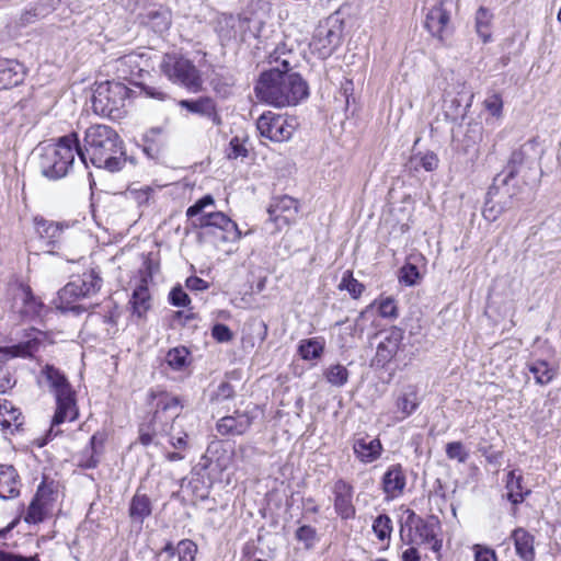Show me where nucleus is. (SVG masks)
<instances>
[{
	"mask_svg": "<svg viewBox=\"0 0 561 561\" xmlns=\"http://www.w3.org/2000/svg\"><path fill=\"white\" fill-rule=\"evenodd\" d=\"M0 561H41V560L37 556L23 557V556L0 549Z\"/></svg>",
	"mask_w": 561,
	"mask_h": 561,
	"instance_id": "e2e57ef3",
	"label": "nucleus"
},
{
	"mask_svg": "<svg viewBox=\"0 0 561 561\" xmlns=\"http://www.w3.org/2000/svg\"><path fill=\"white\" fill-rule=\"evenodd\" d=\"M379 342L376 347V355L373 363L383 367L398 353L403 340V332L398 328H391L379 334Z\"/></svg>",
	"mask_w": 561,
	"mask_h": 561,
	"instance_id": "2eb2a0df",
	"label": "nucleus"
},
{
	"mask_svg": "<svg viewBox=\"0 0 561 561\" xmlns=\"http://www.w3.org/2000/svg\"><path fill=\"white\" fill-rule=\"evenodd\" d=\"M341 43V26L335 20L321 21L314 30L310 48L319 58L327 59Z\"/></svg>",
	"mask_w": 561,
	"mask_h": 561,
	"instance_id": "9d476101",
	"label": "nucleus"
},
{
	"mask_svg": "<svg viewBox=\"0 0 561 561\" xmlns=\"http://www.w3.org/2000/svg\"><path fill=\"white\" fill-rule=\"evenodd\" d=\"M472 549L474 552V561H497L495 551L490 547L474 545Z\"/></svg>",
	"mask_w": 561,
	"mask_h": 561,
	"instance_id": "5fc2aeb1",
	"label": "nucleus"
},
{
	"mask_svg": "<svg viewBox=\"0 0 561 561\" xmlns=\"http://www.w3.org/2000/svg\"><path fill=\"white\" fill-rule=\"evenodd\" d=\"M3 419L2 428H15L18 430L23 424V416L19 409H16L10 401L2 400Z\"/></svg>",
	"mask_w": 561,
	"mask_h": 561,
	"instance_id": "e433bc0d",
	"label": "nucleus"
},
{
	"mask_svg": "<svg viewBox=\"0 0 561 561\" xmlns=\"http://www.w3.org/2000/svg\"><path fill=\"white\" fill-rule=\"evenodd\" d=\"M267 211L270 219L274 221L278 228H282L295 220L298 211L297 201L287 195L275 197L270 204Z\"/></svg>",
	"mask_w": 561,
	"mask_h": 561,
	"instance_id": "f3484780",
	"label": "nucleus"
},
{
	"mask_svg": "<svg viewBox=\"0 0 561 561\" xmlns=\"http://www.w3.org/2000/svg\"><path fill=\"white\" fill-rule=\"evenodd\" d=\"M426 5L425 27L433 36L445 42L454 31L451 23V13L455 9L454 0H431L426 1Z\"/></svg>",
	"mask_w": 561,
	"mask_h": 561,
	"instance_id": "6e6552de",
	"label": "nucleus"
},
{
	"mask_svg": "<svg viewBox=\"0 0 561 561\" xmlns=\"http://www.w3.org/2000/svg\"><path fill=\"white\" fill-rule=\"evenodd\" d=\"M348 370L341 364L332 365L324 371L327 381L334 387H343L348 380Z\"/></svg>",
	"mask_w": 561,
	"mask_h": 561,
	"instance_id": "79ce46f5",
	"label": "nucleus"
},
{
	"mask_svg": "<svg viewBox=\"0 0 561 561\" xmlns=\"http://www.w3.org/2000/svg\"><path fill=\"white\" fill-rule=\"evenodd\" d=\"M485 110L496 119L503 116V100L500 94L492 93L488 95L483 102Z\"/></svg>",
	"mask_w": 561,
	"mask_h": 561,
	"instance_id": "de8ad7c7",
	"label": "nucleus"
},
{
	"mask_svg": "<svg viewBox=\"0 0 561 561\" xmlns=\"http://www.w3.org/2000/svg\"><path fill=\"white\" fill-rule=\"evenodd\" d=\"M20 493V480L12 466L0 465V499L8 500Z\"/></svg>",
	"mask_w": 561,
	"mask_h": 561,
	"instance_id": "393cba45",
	"label": "nucleus"
},
{
	"mask_svg": "<svg viewBox=\"0 0 561 561\" xmlns=\"http://www.w3.org/2000/svg\"><path fill=\"white\" fill-rule=\"evenodd\" d=\"M39 382L47 386L49 391L55 396L56 410L48 432V436L55 437L61 433L58 428L59 425L66 422H73L79 416L76 392L66 375L60 369L49 364L42 368Z\"/></svg>",
	"mask_w": 561,
	"mask_h": 561,
	"instance_id": "7ed1b4c3",
	"label": "nucleus"
},
{
	"mask_svg": "<svg viewBox=\"0 0 561 561\" xmlns=\"http://www.w3.org/2000/svg\"><path fill=\"white\" fill-rule=\"evenodd\" d=\"M142 93L151 99L158 100V101H165L169 99V94L157 87L151 85H141Z\"/></svg>",
	"mask_w": 561,
	"mask_h": 561,
	"instance_id": "052dcab7",
	"label": "nucleus"
},
{
	"mask_svg": "<svg viewBox=\"0 0 561 561\" xmlns=\"http://www.w3.org/2000/svg\"><path fill=\"white\" fill-rule=\"evenodd\" d=\"M34 228L37 237L50 248L49 253H56L55 249L62 250L68 240V222L47 220L43 217L34 218Z\"/></svg>",
	"mask_w": 561,
	"mask_h": 561,
	"instance_id": "f8f14e48",
	"label": "nucleus"
},
{
	"mask_svg": "<svg viewBox=\"0 0 561 561\" xmlns=\"http://www.w3.org/2000/svg\"><path fill=\"white\" fill-rule=\"evenodd\" d=\"M170 302L175 307H186L191 299L181 286L174 287L169 295Z\"/></svg>",
	"mask_w": 561,
	"mask_h": 561,
	"instance_id": "6e6d98bb",
	"label": "nucleus"
},
{
	"mask_svg": "<svg viewBox=\"0 0 561 561\" xmlns=\"http://www.w3.org/2000/svg\"><path fill=\"white\" fill-rule=\"evenodd\" d=\"M408 523L414 525L415 536L420 543L430 545L431 549L438 553L443 546V540L438 538L442 530L437 517L431 516L427 519L417 517L413 511H408Z\"/></svg>",
	"mask_w": 561,
	"mask_h": 561,
	"instance_id": "4468645a",
	"label": "nucleus"
},
{
	"mask_svg": "<svg viewBox=\"0 0 561 561\" xmlns=\"http://www.w3.org/2000/svg\"><path fill=\"white\" fill-rule=\"evenodd\" d=\"M188 435L186 433H181L179 436L170 434V445L181 451H185L188 448Z\"/></svg>",
	"mask_w": 561,
	"mask_h": 561,
	"instance_id": "680f3d73",
	"label": "nucleus"
},
{
	"mask_svg": "<svg viewBox=\"0 0 561 561\" xmlns=\"http://www.w3.org/2000/svg\"><path fill=\"white\" fill-rule=\"evenodd\" d=\"M178 550L180 551V561H195L197 546L192 540H181L178 543Z\"/></svg>",
	"mask_w": 561,
	"mask_h": 561,
	"instance_id": "864d4df0",
	"label": "nucleus"
},
{
	"mask_svg": "<svg viewBox=\"0 0 561 561\" xmlns=\"http://www.w3.org/2000/svg\"><path fill=\"white\" fill-rule=\"evenodd\" d=\"M130 90L121 82L105 81L96 85L91 103L93 112L116 119L122 117Z\"/></svg>",
	"mask_w": 561,
	"mask_h": 561,
	"instance_id": "423d86ee",
	"label": "nucleus"
},
{
	"mask_svg": "<svg viewBox=\"0 0 561 561\" xmlns=\"http://www.w3.org/2000/svg\"><path fill=\"white\" fill-rule=\"evenodd\" d=\"M211 335L219 343L230 342L233 337L231 330L222 323H217L213 327Z\"/></svg>",
	"mask_w": 561,
	"mask_h": 561,
	"instance_id": "13d9d810",
	"label": "nucleus"
},
{
	"mask_svg": "<svg viewBox=\"0 0 561 561\" xmlns=\"http://www.w3.org/2000/svg\"><path fill=\"white\" fill-rule=\"evenodd\" d=\"M49 512V507L33 499L28 505L24 520L28 524H38L44 520Z\"/></svg>",
	"mask_w": 561,
	"mask_h": 561,
	"instance_id": "37998d69",
	"label": "nucleus"
},
{
	"mask_svg": "<svg viewBox=\"0 0 561 561\" xmlns=\"http://www.w3.org/2000/svg\"><path fill=\"white\" fill-rule=\"evenodd\" d=\"M324 351V341L321 337L302 340L298 346V353L305 360L320 358Z\"/></svg>",
	"mask_w": 561,
	"mask_h": 561,
	"instance_id": "72a5a7b5",
	"label": "nucleus"
},
{
	"mask_svg": "<svg viewBox=\"0 0 561 561\" xmlns=\"http://www.w3.org/2000/svg\"><path fill=\"white\" fill-rule=\"evenodd\" d=\"M141 56L135 53L124 55L116 59V71L121 78H128L134 73L141 70L140 68Z\"/></svg>",
	"mask_w": 561,
	"mask_h": 561,
	"instance_id": "2f4dec72",
	"label": "nucleus"
},
{
	"mask_svg": "<svg viewBox=\"0 0 561 561\" xmlns=\"http://www.w3.org/2000/svg\"><path fill=\"white\" fill-rule=\"evenodd\" d=\"M296 538L300 541H312L316 538V529L311 526L304 525L297 529Z\"/></svg>",
	"mask_w": 561,
	"mask_h": 561,
	"instance_id": "69168bd1",
	"label": "nucleus"
},
{
	"mask_svg": "<svg viewBox=\"0 0 561 561\" xmlns=\"http://www.w3.org/2000/svg\"><path fill=\"white\" fill-rule=\"evenodd\" d=\"M515 550L524 561H533L535 558L534 536L524 528H516L512 533Z\"/></svg>",
	"mask_w": 561,
	"mask_h": 561,
	"instance_id": "cd10ccee",
	"label": "nucleus"
},
{
	"mask_svg": "<svg viewBox=\"0 0 561 561\" xmlns=\"http://www.w3.org/2000/svg\"><path fill=\"white\" fill-rule=\"evenodd\" d=\"M378 307V313L382 318L396 319L398 317V308L393 298L386 297L375 301Z\"/></svg>",
	"mask_w": 561,
	"mask_h": 561,
	"instance_id": "8fccbe9b",
	"label": "nucleus"
},
{
	"mask_svg": "<svg viewBox=\"0 0 561 561\" xmlns=\"http://www.w3.org/2000/svg\"><path fill=\"white\" fill-rule=\"evenodd\" d=\"M356 459L364 465L371 463L381 457L383 447L378 438H370L368 435H357L352 444Z\"/></svg>",
	"mask_w": 561,
	"mask_h": 561,
	"instance_id": "a211bd4d",
	"label": "nucleus"
},
{
	"mask_svg": "<svg viewBox=\"0 0 561 561\" xmlns=\"http://www.w3.org/2000/svg\"><path fill=\"white\" fill-rule=\"evenodd\" d=\"M527 368L540 386L550 383L557 375L556 368L545 359H533L527 363Z\"/></svg>",
	"mask_w": 561,
	"mask_h": 561,
	"instance_id": "c756f323",
	"label": "nucleus"
},
{
	"mask_svg": "<svg viewBox=\"0 0 561 561\" xmlns=\"http://www.w3.org/2000/svg\"><path fill=\"white\" fill-rule=\"evenodd\" d=\"M24 79L23 66L16 60H0V90L20 84Z\"/></svg>",
	"mask_w": 561,
	"mask_h": 561,
	"instance_id": "b1692460",
	"label": "nucleus"
},
{
	"mask_svg": "<svg viewBox=\"0 0 561 561\" xmlns=\"http://www.w3.org/2000/svg\"><path fill=\"white\" fill-rule=\"evenodd\" d=\"M446 455L451 460L463 463L469 458V451L461 442H451L446 445Z\"/></svg>",
	"mask_w": 561,
	"mask_h": 561,
	"instance_id": "09e8293b",
	"label": "nucleus"
},
{
	"mask_svg": "<svg viewBox=\"0 0 561 561\" xmlns=\"http://www.w3.org/2000/svg\"><path fill=\"white\" fill-rule=\"evenodd\" d=\"M159 558L163 559L162 561H180V551L178 549L174 550L171 545H168L159 553Z\"/></svg>",
	"mask_w": 561,
	"mask_h": 561,
	"instance_id": "338daca9",
	"label": "nucleus"
},
{
	"mask_svg": "<svg viewBox=\"0 0 561 561\" xmlns=\"http://www.w3.org/2000/svg\"><path fill=\"white\" fill-rule=\"evenodd\" d=\"M87 298L84 291H82L81 287L77 284L76 280L69 282L58 291V298L55 302L56 308L60 310H71L79 312L81 310L80 306L75 305L78 300Z\"/></svg>",
	"mask_w": 561,
	"mask_h": 561,
	"instance_id": "5701e85b",
	"label": "nucleus"
},
{
	"mask_svg": "<svg viewBox=\"0 0 561 561\" xmlns=\"http://www.w3.org/2000/svg\"><path fill=\"white\" fill-rule=\"evenodd\" d=\"M399 420L409 417L420 405V398L415 386H408L397 398L396 401Z\"/></svg>",
	"mask_w": 561,
	"mask_h": 561,
	"instance_id": "bb28decb",
	"label": "nucleus"
},
{
	"mask_svg": "<svg viewBox=\"0 0 561 561\" xmlns=\"http://www.w3.org/2000/svg\"><path fill=\"white\" fill-rule=\"evenodd\" d=\"M373 531L381 541L389 539L392 533L391 518L386 514L377 516L373 523Z\"/></svg>",
	"mask_w": 561,
	"mask_h": 561,
	"instance_id": "c03bdc74",
	"label": "nucleus"
},
{
	"mask_svg": "<svg viewBox=\"0 0 561 561\" xmlns=\"http://www.w3.org/2000/svg\"><path fill=\"white\" fill-rule=\"evenodd\" d=\"M296 127L295 118L272 111L264 112L256 121L260 135L275 142L289 140Z\"/></svg>",
	"mask_w": 561,
	"mask_h": 561,
	"instance_id": "1a4fd4ad",
	"label": "nucleus"
},
{
	"mask_svg": "<svg viewBox=\"0 0 561 561\" xmlns=\"http://www.w3.org/2000/svg\"><path fill=\"white\" fill-rule=\"evenodd\" d=\"M130 305L133 314L140 319L144 318L151 308V296L145 279L134 289Z\"/></svg>",
	"mask_w": 561,
	"mask_h": 561,
	"instance_id": "c85d7f7f",
	"label": "nucleus"
},
{
	"mask_svg": "<svg viewBox=\"0 0 561 561\" xmlns=\"http://www.w3.org/2000/svg\"><path fill=\"white\" fill-rule=\"evenodd\" d=\"M522 481V476L516 474L515 470L508 472L506 481L507 499L514 505L522 503L525 496L530 493L529 490L523 491Z\"/></svg>",
	"mask_w": 561,
	"mask_h": 561,
	"instance_id": "7c9ffc66",
	"label": "nucleus"
},
{
	"mask_svg": "<svg viewBox=\"0 0 561 561\" xmlns=\"http://www.w3.org/2000/svg\"><path fill=\"white\" fill-rule=\"evenodd\" d=\"M79 150V138L76 133L58 138L57 142L48 144L38 149V168L49 180H58L67 175Z\"/></svg>",
	"mask_w": 561,
	"mask_h": 561,
	"instance_id": "20e7f679",
	"label": "nucleus"
},
{
	"mask_svg": "<svg viewBox=\"0 0 561 561\" xmlns=\"http://www.w3.org/2000/svg\"><path fill=\"white\" fill-rule=\"evenodd\" d=\"M382 491L388 499L400 496L407 485V477L401 465H391L381 480Z\"/></svg>",
	"mask_w": 561,
	"mask_h": 561,
	"instance_id": "aec40b11",
	"label": "nucleus"
},
{
	"mask_svg": "<svg viewBox=\"0 0 561 561\" xmlns=\"http://www.w3.org/2000/svg\"><path fill=\"white\" fill-rule=\"evenodd\" d=\"M152 513V503L148 495L136 491L130 500L128 515L133 523L142 524Z\"/></svg>",
	"mask_w": 561,
	"mask_h": 561,
	"instance_id": "a878e982",
	"label": "nucleus"
},
{
	"mask_svg": "<svg viewBox=\"0 0 561 561\" xmlns=\"http://www.w3.org/2000/svg\"><path fill=\"white\" fill-rule=\"evenodd\" d=\"M190 352L185 346L171 348L165 355L167 364L174 370H181L188 364Z\"/></svg>",
	"mask_w": 561,
	"mask_h": 561,
	"instance_id": "58836bf2",
	"label": "nucleus"
},
{
	"mask_svg": "<svg viewBox=\"0 0 561 561\" xmlns=\"http://www.w3.org/2000/svg\"><path fill=\"white\" fill-rule=\"evenodd\" d=\"M98 442L102 443V439L101 438L99 439L98 434L92 435V437L90 438L91 455L87 459H81L79 461L80 466H82L84 468L96 467V465L99 462V459L95 457V454L98 453L96 451V443Z\"/></svg>",
	"mask_w": 561,
	"mask_h": 561,
	"instance_id": "4d7b16f0",
	"label": "nucleus"
},
{
	"mask_svg": "<svg viewBox=\"0 0 561 561\" xmlns=\"http://www.w3.org/2000/svg\"><path fill=\"white\" fill-rule=\"evenodd\" d=\"M148 24L156 33H163L171 25V13L168 10H152L148 12Z\"/></svg>",
	"mask_w": 561,
	"mask_h": 561,
	"instance_id": "4c0bfd02",
	"label": "nucleus"
},
{
	"mask_svg": "<svg viewBox=\"0 0 561 561\" xmlns=\"http://www.w3.org/2000/svg\"><path fill=\"white\" fill-rule=\"evenodd\" d=\"M402 561H421V554L415 547H409L401 554Z\"/></svg>",
	"mask_w": 561,
	"mask_h": 561,
	"instance_id": "774afa93",
	"label": "nucleus"
},
{
	"mask_svg": "<svg viewBox=\"0 0 561 561\" xmlns=\"http://www.w3.org/2000/svg\"><path fill=\"white\" fill-rule=\"evenodd\" d=\"M214 205V198L211 195H205L201 199L196 201L186 210V216L192 219H196L202 214H207L205 208Z\"/></svg>",
	"mask_w": 561,
	"mask_h": 561,
	"instance_id": "3c124183",
	"label": "nucleus"
},
{
	"mask_svg": "<svg viewBox=\"0 0 561 561\" xmlns=\"http://www.w3.org/2000/svg\"><path fill=\"white\" fill-rule=\"evenodd\" d=\"M399 278L407 286H413L420 279L419 268L414 264L407 263L401 267Z\"/></svg>",
	"mask_w": 561,
	"mask_h": 561,
	"instance_id": "603ef678",
	"label": "nucleus"
},
{
	"mask_svg": "<svg viewBox=\"0 0 561 561\" xmlns=\"http://www.w3.org/2000/svg\"><path fill=\"white\" fill-rule=\"evenodd\" d=\"M34 499L37 502L46 505L47 507H49L51 510L53 503L56 500V494H55V491H54L53 483L48 484L46 482H42L38 485V489L36 491V494L34 496Z\"/></svg>",
	"mask_w": 561,
	"mask_h": 561,
	"instance_id": "49530a36",
	"label": "nucleus"
},
{
	"mask_svg": "<svg viewBox=\"0 0 561 561\" xmlns=\"http://www.w3.org/2000/svg\"><path fill=\"white\" fill-rule=\"evenodd\" d=\"M39 342L37 339L28 340L24 343H19L13 346L1 347L0 355L3 359H9L13 357H25L31 356L34 352L37 351Z\"/></svg>",
	"mask_w": 561,
	"mask_h": 561,
	"instance_id": "473e14b6",
	"label": "nucleus"
},
{
	"mask_svg": "<svg viewBox=\"0 0 561 561\" xmlns=\"http://www.w3.org/2000/svg\"><path fill=\"white\" fill-rule=\"evenodd\" d=\"M438 157L436 156V153L432 151L415 154L410 160V164L414 170L423 168L427 172L436 170L438 167Z\"/></svg>",
	"mask_w": 561,
	"mask_h": 561,
	"instance_id": "a19ab883",
	"label": "nucleus"
},
{
	"mask_svg": "<svg viewBox=\"0 0 561 561\" xmlns=\"http://www.w3.org/2000/svg\"><path fill=\"white\" fill-rule=\"evenodd\" d=\"M339 288L347 290L354 299L359 298L365 290V286L355 279L350 271L344 274Z\"/></svg>",
	"mask_w": 561,
	"mask_h": 561,
	"instance_id": "a18cd8bd",
	"label": "nucleus"
},
{
	"mask_svg": "<svg viewBox=\"0 0 561 561\" xmlns=\"http://www.w3.org/2000/svg\"><path fill=\"white\" fill-rule=\"evenodd\" d=\"M195 228H208L224 242H236L241 238L238 225L222 211H209L202 214L192 220Z\"/></svg>",
	"mask_w": 561,
	"mask_h": 561,
	"instance_id": "9b49d317",
	"label": "nucleus"
},
{
	"mask_svg": "<svg viewBox=\"0 0 561 561\" xmlns=\"http://www.w3.org/2000/svg\"><path fill=\"white\" fill-rule=\"evenodd\" d=\"M180 106L191 113L207 117L216 126L221 124V117L217 112L216 104L210 98H198L197 100H182Z\"/></svg>",
	"mask_w": 561,
	"mask_h": 561,
	"instance_id": "4be33fe9",
	"label": "nucleus"
},
{
	"mask_svg": "<svg viewBox=\"0 0 561 561\" xmlns=\"http://www.w3.org/2000/svg\"><path fill=\"white\" fill-rule=\"evenodd\" d=\"M84 147L79 145L78 157L108 172L122 170L126 163L124 144L118 134L106 125H92L84 133Z\"/></svg>",
	"mask_w": 561,
	"mask_h": 561,
	"instance_id": "f03ea898",
	"label": "nucleus"
},
{
	"mask_svg": "<svg viewBox=\"0 0 561 561\" xmlns=\"http://www.w3.org/2000/svg\"><path fill=\"white\" fill-rule=\"evenodd\" d=\"M537 152V142L533 140H528L524 145H522L518 149L514 150L510 157L507 165L505 168V176L501 180V175L499 174L494 182L501 181L503 185H507L508 181L518 173L519 167L529 159L533 154Z\"/></svg>",
	"mask_w": 561,
	"mask_h": 561,
	"instance_id": "6ab92c4d",
	"label": "nucleus"
},
{
	"mask_svg": "<svg viewBox=\"0 0 561 561\" xmlns=\"http://www.w3.org/2000/svg\"><path fill=\"white\" fill-rule=\"evenodd\" d=\"M353 493V486L343 479L336 480L332 486L334 511L342 519L347 520L355 517Z\"/></svg>",
	"mask_w": 561,
	"mask_h": 561,
	"instance_id": "dca6fc26",
	"label": "nucleus"
},
{
	"mask_svg": "<svg viewBox=\"0 0 561 561\" xmlns=\"http://www.w3.org/2000/svg\"><path fill=\"white\" fill-rule=\"evenodd\" d=\"M12 311L19 313L22 320L38 317L44 308L43 301L35 297L28 285L19 284L12 291Z\"/></svg>",
	"mask_w": 561,
	"mask_h": 561,
	"instance_id": "ddd939ff",
	"label": "nucleus"
},
{
	"mask_svg": "<svg viewBox=\"0 0 561 561\" xmlns=\"http://www.w3.org/2000/svg\"><path fill=\"white\" fill-rule=\"evenodd\" d=\"M160 70L171 82L188 90L197 91L202 85V78L195 65L181 55L165 54Z\"/></svg>",
	"mask_w": 561,
	"mask_h": 561,
	"instance_id": "0eeeda50",
	"label": "nucleus"
},
{
	"mask_svg": "<svg viewBox=\"0 0 561 561\" xmlns=\"http://www.w3.org/2000/svg\"><path fill=\"white\" fill-rule=\"evenodd\" d=\"M81 287L87 297L96 294L102 286V278L95 270L84 272L79 278L75 279Z\"/></svg>",
	"mask_w": 561,
	"mask_h": 561,
	"instance_id": "f704fd0d",
	"label": "nucleus"
},
{
	"mask_svg": "<svg viewBox=\"0 0 561 561\" xmlns=\"http://www.w3.org/2000/svg\"><path fill=\"white\" fill-rule=\"evenodd\" d=\"M251 425L252 417L248 413L236 412L221 417L217 423V431L220 435H242Z\"/></svg>",
	"mask_w": 561,
	"mask_h": 561,
	"instance_id": "412c9836",
	"label": "nucleus"
},
{
	"mask_svg": "<svg viewBox=\"0 0 561 561\" xmlns=\"http://www.w3.org/2000/svg\"><path fill=\"white\" fill-rule=\"evenodd\" d=\"M247 148L243 146V144L240 141L238 137H233L229 142V147L227 149V157L229 159H237L239 157H247Z\"/></svg>",
	"mask_w": 561,
	"mask_h": 561,
	"instance_id": "bf43d9fd",
	"label": "nucleus"
},
{
	"mask_svg": "<svg viewBox=\"0 0 561 561\" xmlns=\"http://www.w3.org/2000/svg\"><path fill=\"white\" fill-rule=\"evenodd\" d=\"M493 14L485 8L481 7L476 13V30L483 43L491 41V23Z\"/></svg>",
	"mask_w": 561,
	"mask_h": 561,
	"instance_id": "c9c22d12",
	"label": "nucleus"
},
{
	"mask_svg": "<svg viewBox=\"0 0 561 561\" xmlns=\"http://www.w3.org/2000/svg\"><path fill=\"white\" fill-rule=\"evenodd\" d=\"M149 399L150 403L154 401L157 403L151 422L148 425H141L139 428V442L144 446L153 443L156 436L167 434L169 421L174 422L181 410L180 399L164 391L151 390Z\"/></svg>",
	"mask_w": 561,
	"mask_h": 561,
	"instance_id": "39448f33",
	"label": "nucleus"
},
{
	"mask_svg": "<svg viewBox=\"0 0 561 561\" xmlns=\"http://www.w3.org/2000/svg\"><path fill=\"white\" fill-rule=\"evenodd\" d=\"M492 190L488 192V198L484 203V207L482 209V215L484 219L489 221H495L505 210H507L512 202H505V203H495L491 199Z\"/></svg>",
	"mask_w": 561,
	"mask_h": 561,
	"instance_id": "ea45409f",
	"label": "nucleus"
},
{
	"mask_svg": "<svg viewBox=\"0 0 561 561\" xmlns=\"http://www.w3.org/2000/svg\"><path fill=\"white\" fill-rule=\"evenodd\" d=\"M294 53L285 43H280L270 53V64L275 66L261 73L255 94L264 103L275 107L298 104L309 94L308 84L297 72H291Z\"/></svg>",
	"mask_w": 561,
	"mask_h": 561,
	"instance_id": "f257e3e1",
	"label": "nucleus"
},
{
	"mask_svg": "<svg viewBox=\"0 0 561 561\" xmlns=\"http://www.w3.org/2000/svg\"><path fill=\"white\" fill-rule=\"evenodd\" d=\"M185 285L192 291H203L209 287L206 280L197 276H190L185 282Z\"/></svg>",
	"mask_w": 561,
	"mask_h": 561,
	"instance_id": "0e129e2a",
	"label": "nucleus"
}]
</instances>
